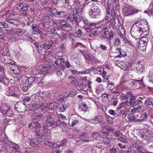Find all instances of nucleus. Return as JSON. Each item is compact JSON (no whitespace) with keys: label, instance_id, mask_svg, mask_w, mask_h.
I'll return each instance as SVG.
<instances>
[{"label":"nucleus","instance_id":"nucleus-1","mask_svg":"<svg viewBox=\"0 0 153 153\" xmlns=\"http://www.w3.org/2000/svg\"><path fill=\"white\" fill-rule=\"evenodd\" d=\"M149 27L147 20L144 19H139L135 22L131 27V35L136 39H138L141 36H144L148 34Z\"/></svg>","mask_w":153,"mask_h":153},{"label":"nucleus","instance_id":"nucleus-2","mask_svg":"<svg viewBox=\"0 0 153 153\" xmlns=\"http://www.w3.org/2000/svg\"><path fill=\"white\" fill-rule=\"evenodd\" d=\"M20 15L15 12H12L6 18V21L11 23L14 24L16 22L20 21Z\"/></svg>","mask_w":153,"mask_h":153},{"label":"nucleus","instance_id":"nucleus-3","mask_svg":"<svg viewBox=\"0 0 153 153\" xmlns=\"http://www.w3.org/2000/svg\"><path fill=\"white\" fill-rule=\"evenodd\" d=\"M100 14L98 7L92 4L89 12V15L90 16L93 18H96L98 17Z\"/></svg>","mask_w":153,"mask_h":153},{"label":"nucleus","instance_id":"nucleus-4","mask_svg":"<svg viewBox=\"0 0 153 153\" xmlns=\"http://www.w3.org/2000/svg\"><path fill=\"white\" fill-rule=\"evenodd\" d=\"M28 126L29 128H30L31 127H32L37 129V130L35 131V132L38 136L40 137L44 135L45 133L44 131H41L40 129H39L40 126L37 121V122H35L30 123Z\"/></svg>","mask_w":153,"mask_h":153},{"label":"nucleus","instance_id":"nucleus-5","mask_svg":"<svg viewBox=\"0 0 153 153\" xmlns=\"http://www.w3.org/2000/svg\"><path fill=\"white\" fill-rule=\"evenodd\" d=\"M148 41L147 38L146 37H142L139 41H138V47L140 51H144L146 50Z\"/></svg>","mask_w":153,"mask_h":153},{"label":"nucleus","instance_id":"nucleus-6","mask_svg":"<svg viewBox=\"0 0 153 153\" xmlns=\"http://www.w3.org/2000/svg\"><path fill=\"white\" fill-rule=\"evenodd\" d=\"M52 117V116L49 115L45 116L44 118V121H45L46 124H50V126L53 128H55L57 126L60 125V124L58 123L59 121L56 122L55 121H51Z\"/></svg>","mask_w":153,"mask_h":153},{"label":"nucleus","instance_id":"nucleus-7","mask_svg":"<svg viewBox=\"0 0 153 153\" xmlns=\"http://www.w3.org/2000/svg\"><path fill=\"white\" fill-rule=\"evenodd\" d=\"M42 94H43V93L40 92L33 95L31 96L32 100L34 102L39 103H42L44 98V96H43L42 95Z\"/></svg>","mask_w":153,"mask_h":153},{"label":"nucleus","instance_id":"nucleus-8","mask_svg":"<svg viewBox=\"0 0 153 153\" xmlns=\"http://www.w3.org/2000/svg\"><path fill=\"white\" fill-rule=\"evenodd\" d=\"M32 27L33 33L36 35L40 33L42 31L45 32V29L42 23L39 24L38 25H36L33 26Z\"/></svg>","mask_w":153,"mask_h":153},{"label":"nucleus","instance_id":"nucleus-9","mask_svg":"<svg viewBox=\"0 0 153 153\" xmlns=\"http://www.w3.org/2000/svg\"><path fill=\"white\" fill-rule=\"evenodd\" d=\"M138 10L131 7H125L123 9V13L125 16H128L137 13Z\"/></svg>","mask_w":153,"mask_h":153},{"label":"nucleus","instance_id":"nucleus-10","mask_svg":"<svg viewBox=\"0 0 153 153\" xmlns=\"http://www.w3.org/2000/svg\"><path fill=\"white\" fill-rule=\"evenodd\" d=\"M119 33L120 37L124 41L125 43L130 44V42L127 39L125 36V30L122 25L119 26L118 27Z\"/></svg>","mask_w":153,"mask_h":153},{"label":"nucleus","instance_id":"nucleus-11","mask_svg":"<svg viewBox=\"0 0 153 153\" xmlns=\"http://www.w3.org/2000/svg\"><path fill=\"white\" fill-rule=\"evenodd\" d=\"M54 23V21L52 20H48L45 22L42 23L45 28V32H48L51 30L50 26L53 25Z\"/></svg>","mask_w":153,"mask_h":153},{"label":"nucleus","instance_id":"nucleus-12","mask_svg":"<svg viewBox=\"0 0 153 153\" xmlns=\"http://www.w3.org/2000/svg\"><path fill=\"white\" fill-rule=\"evenodd\" d=\"M102 121V116L100 115H97L94 118L90 120V122L94 124H96L101 122Z\"/></svg>","mask_w":153,"mask_h":153},{"label":"nucleus","instance_id":"nucleus-13","mask_svg":"<svg viewBox=\"0 0 153 153\" xmlns=\"http://www.w3.org/2000/svg\"><path fill=\"white\" fill-rule=\"evenodd\" d=\"M107 13L109 15H111L112 16H115V10L114 9V7L113 4H110L108 5L107 9Z\"/></svg>","mask_w":153,"mask_h":153},{"label":"nucleus","instance_id":"nucleus-14","mask_svg":"<svg viewBox=\"0 0 153 153\" xmlns=\"http://www.w3.org/2000/svg\"><path fill=\"white\" fill-rule=\"evenodd\" d=\"M25 105L23 103L21 102L18 103L15 105V108L17 109L19 112H24L25 111Z\"/></svg>","mask_w":153,"mask_h":153},{"label":"nucleus","instance_id":"nucleus-15","mask_svg":"<svg viewBox=\"0 0 153 153\" xmlns=\"http://www.w3.org/2000/svg\"><path fill=\"white\" fill-rule=\"evenodd\" d=\"M10 68L15 74H19L21 72V70L20 67L18 65H12L10 67Z\"/></svg>","mask_w":153,"mask_h":153},{"label":"nucleus","instance_id":"nucleus-16","mask_svg":"<svg viewBox=\"0 0 153 153\" xmlns=\"http://www.w3.org/2000/svg\"><path fill=\"white\" fill-rule=\"evenodd\" d=\"M56 10L54 8H49L48 9V13H46V18L48 19L49 18L48 15H50L51 16L55 17V14L56 12Z\"/></svg>","mask_w":153,"mask_h":153},{"label":"nucleus","instance_id":"nucleus-17","mask_svg":"<svg viewBox=\"0 0 153 153\" xmlns=\"http://www.w3.org/2000/svg\"><path fill=\"white\" fill-rule=\"evenodd\" d=\"M137 71L140 72H143L145 69V66L143 62H138L136 65Z\"/></svg>","mask_w":153,"mask_h":153},{"label":"nucleus","instance_id":"nucleus-18","mask_svg":"<svg viewBox=\"0 0 153 153\" xmlns=\"http://www.w3.org/2000/svg\"><path fill=\"white\" fill-rule=\"evenodd\" d=\"M39 80L37 79V77L31 76L28 79V84L30 85H33Z\"/></svg>","mask_w":153,"mask_h":153},{"label":"nucleus","instance_id":"nucleus-19","mask_svg":"<svg viewBox=\"0 0 153 153\" xmlns=\"http://www.w3.org/2000/svg\"><path fill=\"white\" fill-rule=\"evenodd\" d=\"M68 79L69 81L73 84L75 85L76 87H77L79 86L78 82L74 77L69 76Z\"/></svg>","mask_w":153,"mask_h":153},{"label":"nucleus","instance_id":"nucleus-20","mask_svg":"<svg viewBox=\"0 0 153 153\" xmlns=\"http://www.w3.org/2000/svg\"><path fill=\"white\" fill-rule=\"evenodd\" d=\"M29 5L27 4L23 5L20 9V13L23 16H26L27 14V10Z\"/></svg>","mask_w":153,"mask_h":153},{"label":"nucleus","instance_id":"nucleus-21","mask_svg":"<svg viewBox=\"0 0 153 153\" xmlns=\"http://www.w3.org/2000/svg\"><path fill=\"white\" fill-rule=\"evenodd\" d=\"M105 123H102L101 125V127L102 130H105L106 131L103 132L102 131V133L106 134H107V132H111L113 131V129L112 128L108 127L107 126H105Z\"/></svg>","mask_w":153,"mask_h":153},{"label":"nucleus","instance_id":"nucleus-22","mask_svg":"<svg viewBox=\"0 0 153 153\" xmlns=\"http://www.w3.org/2000/svg\"><path fill=\"white\" fill-rule=\"evenodd\" d=\"M103 29L104 31V33L105 35H109V38L111 39L114 36L113 33L110 30V29L105 27Z\"/></svg>","mask_w":153,"mask_h":153},{"label":"nucleus","instance_id":"nucleus-23","mask_svg":"<svg viewBox=\"0 0 153 153\" xmlns=\"http://www.w3.org/2000/svg\"><path fill=\"white\" fill-rule=\"evenodd\" d=\"M52 42L51 41H46L45 43L42 45L40 46V47L44 49H49L52 47Z\"/></svg>","mask_w":153,"mask_h":153},{"label":"nucleus","instance_id":"nucleus-24","mask_svg":"<svg viewBox=\"0 0 153 153\" xmlns=\"http://www.w3.org/2000/svg\"><path fill=\"white\" fill-rule=\"evenodd\" d=\"M3 113L4 114L9 116H12L14 115L12 109L9 107L7 108L6 109L4 110L3 111Z\"/></svg>","mask_w":153,"mask_h":153},{"label":"nucleus","instance_id":"nucleus-25","mask_svg":"<svg viewBox=\"0 0 153 153\" xmlns=\"http://www.w3.org/2000/svg\"><path fill=\"white\" fill-rule=\"evenodd\" d=\"M91 135L88 134H84L82 135L79 136V138L82 139L83 142H88L89 141V139L90 138Z\"/></svg>","mask_w":153,"mask_h":153},{"label":"nucleus","instance_id":"nucleus-26","mask_svg":"<svg viewBox=\"0 0 153 153\" xmlns=\"http://www.w3.org/2000/svg\"><path fill=\"white\" fill-rule=\"evenodd\" d=\"M52 32H49L48 33L45 34H42L40 36L41 39L42 40L45 39L47 36H50L52 37L53 36V34H54L53 32L55 31V30L54 29L53 30H52Z\"/></svg>","mask_w":153,"mask_h":153},{"label":"nucleus","instance_id":"nucleus-27","mask_svg":"<svg viewBox=\"0 0 153 153\" xmlns=\"http://www.w3.org/2000/svg\"><path fill=\"white\" fill-rule=\"evenodd\" d=\"M65 11H57L55 14V17L57 18H62L64 17L65 15Z\"/></svg>","mask_w":153,"mask_h":153},{"label":"nucleus","instance_id":"nucleus-28","mask_svg":"<svg viewBox=\"0 0 153 153\" xmlns=\"http://www.w3.org/2000/svg\"><path fill=\"white\" fill-rule=\"evenodd\" d=\"M9 82V80L5 76H0V82L5 85L7 84Z\"/></svg>","mask_w":153,"mask_h":153},{"label":"nucleus","instance_id":"nucleus-29","mask_svg":"<svg viewBox=\"0 0 153 153\" xmlns=\"http://www.w3.org/2000/svg\"><path fill=\"white\" fill-rule=\"evenodd\" d=\"M39 104L37 102H35L29 105L30 109L31 111L36 110L39 108Z\"/></svg>","mask_w":153,"mask_h":153},{"label":"nucleus","instance_id":"nucleus-30","mask_svg":"<svg viewBox=\"0 0 153 153\" xmlns=\"http://www.w3.org/2000/svg\"><path fill=\"white\" fill-rule=\"evenodd\" d=\"M67 107V106L66 105L65 102L64 101H63L62 102L61 104L59 105V111L61 112H63Z\"/></svg>","mask_w":153,"mask_h":153},{"label":"nucleus","instance_id":"nucleus-31","mask_svg":"<svg viewBox=\"0 0 153 153\" xmlns=\"http://www.w3.org/2000/svg\"><path fill=\"white\" fill-rule=\"evenodd\" d=\"M10 147L12 148V149L13 151L18 152L19 150L18 146L15 143L13 142L10 143Z\"/></svg>","mask_w":153,"mask_h":153},{"label":"nucleus","instance_id":"nucleus-32","mask_svg":"<svg viewBox=\"0 0 153 153\" xmlns=\"http://www.w3.org/2000/svg\"><path fill=\"white\" fill-rule=\"evenodd\" d=\"M39 103V108L43 112H45L47 111V105L45 104H42Z\"/></svg>","mask_w":153,"mask_h":153},{"label":"nucleus","instance_id":"nucleus-33","mask_svg":"<svg viewBox=\"0 0 153 153\" xmlns=\"http://www.w3.org/2000/svg\"><path fill=\"white\" fill-rule=\"evenodd\" d=\"M130 105H136L138 104V103L137 102V100H136L135 97H132V98H130Z\"/></svg>","mask_w":153,"mask_h":153},{"label":"nucleus","instance_id":"nucleus-34","mask_svg":"<svg viewBox=\"0 0 153 153\" xmlns=\"http://www.w3.org/2000/svg\"><path fill=\"white\" fill-rule=\"evenodd\" d=\"M76 32L75 33V36L79 38L82 36L83 33L80 29H78L76 31Z\"/></svg>","mask_w":153,"mask_h":153},{"label":"nucleus","instance_id":"nucleus-35","mask_svg":"<svg viewBox=\"0 0 153 153\" xmlns=\"http://www.w3.org/2000/svg\"><path fill=\"white\" fill-rule=\"evenodd\" d=\"M66 21L65 20H61L59 21L60 27H67L68 25L66 24Z\"/></svg>","mask_w":153,"mask_h":153},{"label":"nucleus","instance_id":"nucleus-36","mask_svg":"<svg viewBox=\"0 0 153 153\" xmlns=\"http://www.w3.org/2000/svg\"><path fill=\"white\" fill-rule=\"evenodd\" d=\"M10 95L14 96L17 97H19V95L16 94L14 93V91L12 89H9L8 91Z\"/></svg>","mask_w":153,"mask_h":153},{"label":"nucleus","instance_id":"nucleus-37","mask_svg":"<svg viewBox=\"0 0 153 153\" xmlns=\"http://www.w3.org/2000/svg\"><path fill=\"white\" fill-rule=\"evenodd\" d=\"M142 112L143 113H140V117L142 119H143V120H145L147 119L148 116L146 112H144L143 111Z\"/></svg>","mask_w":153,"mask_h":153},{"label":"nucleus","instance_id":"nucleus-38","mask_svg":"<svg viewBox=\"0 0 153 153\" xmlns=\"http://www.w3.org/2000/svg\"><path fill=\"white\" fill-rule=\"evenodd\" d=\"M144 108L143 106H140L135 108V113L136 112H142L143 111Z\"/></svg>","mask_w":153,"mask_h":153},{"label":"nucleus","instance_id":"nucleus-39","mask_svg":"<svg viewBox=\"0 0 153 153\" xmlns=\"http://www.w3.org/2000/svg\"><path fill=\"white\" fill-rule=\"evenodd\" d=\"M128 118L130 121H135L136 117L133 113H131L128 115Z\"/></svg>","mask_w":153,"mask_h":153},{"label":"nucleus","instance_id":"nucleus-40","mask_svg":"<svg viewBox=\"0 0 153 153\" xmlns=\"http://www.w3.org/2000/svg\"><path fill=\"white\" fill-rule=\"evenodd\" d=\"M101 150V147H95L92 149L93 152L94 153H100V150Z\"/></svg>","mask_w":153,"mask_h":153},{"label":"nucleus","instance_id":"nucleus-41","mask_svg":"<svg viewBox=\"0 0 153 153\" xmlns=\"http://www.w3.org/2000/svg\"><path fill=\"white\" fill-rule=\"evenodd\" d=\"M62 53L59 51L57 52L55 54L54 57L57 59H59L60 57L62 55Z\"/></svg>","mask_w":153,"mask_h":153},{"label":"nucleus","instance_id":"nucleus-42","mask_svg":"<svg viewBox=\"0 0 153 153\" xmlns=\"http://www.w3.org/2000/svg\"><path fill=\"white\" fill-rule=\"evenodd\" d=\"M83 21L85 25L89 26H92L93 24H94L93 23L90 22L86 19H83Z\"/></svg>","mask_w":153,"mask_h":153},{"label":"nucleus","instance_id":"nucleus-43","mask_svg":"<svg viewBox=\"0 0 153 153\" xmlns=\"http://www.w3.org/2000/svg\"><path fill=\"white\" fill-rule=\"evenodd\" d=\"M153 102V100L151 98H148L147 100H145V104L147 105H152Z\"/></svg>","mask_w":153,"mask_h":153},{"label":"nucleus","instance_id":"nucleus-44","mask_svg":"<svg viewBox=\"0 0 153 153\" xmlns=\"http://www.w3.org/2000/svg\"><path fill=\"white\" fill-rule=\"evenodd\" d=\"M7 149L3 146L0 145V153H6Z\"/></svg>","mask_w":153,"mask_h":153},{"label":"nucleus","instance_id":"nucleus-45","mask_svg":"<svg viewBox=\"0 0 153 153\" xmlns=\"http://www.w3.org/2000/svg\"><path fill=\"white\" fill-rule=\"evenodd\" d=\"M145 99L143 97H139L138 100H137V102L138 104H141L143 102H145Z\"/></svg>","mask_w":153,"mask_h":153},{"label":"nucleus","instance_id":"nucleus-46","mask_svg":"<svg viewBox=\"0 0 153 153\" xmlns=\"http://www.w3.org/2000/svg\"><path fill=\"white\" fill-rule=\"evenodd\" d=\"M59 50L60 51H59L62 53L64 52L65 50V45L63 44L61 45L59 47Z\"/></svg>","mask_w":153,"mask_h":153},{"label":"nucleus","instance_id":"nucleus-47","mask_svg":"<svg viewBox=\"0 0 153 153\" xmlns=\"http://www.w3.org/2000/svg\"><path fill=\"white\" fill-rule=\"evenodd\" d=\"M88 108V106L85 103H82L80 108L82 110H83L85 111H86Z\"/></svg>","mask_w":153,"mask_h":153},{"label":"nucleus","instance_id":"nucleus-48","mask_svg":"<svg viewBox=\"0 0 153 153\" xmlns=\"http://www.w3.org/2000/svg\"><path fill=\"white\" fill-rule=\"evenodd\" d=\"M22 83L23 84H25L27 82V80L28 79L27 77L25 75H23L22 76Z\"/></svg>","mask_w":153,"mask_h":153},{"label":"nucleus","instance_id":"nucleus-49","mask_svg":"<svg viewBox=\"0 0 153 153\" xmlns=\"http://www.w3.org/2000/svg\"><path fill=\"white\" fill-rule=\"evenodd\" d=\"M30 10L32 11L31 13L33 15V16H37L38 15H39L38 14V12L36 10H34L33 8H31Z\"/></svg>","mask_w":153,"mask_h":153},{"label":"nucleus","instance_id":"nucleus-50","mask_svg":"<svg viewBox=\"0 0 153 153\" xmlns=\"http://www.w3.org/2000/svg\"><path fill=\"white\" fill-rule=\"evenodd\" d=\"M9 52L7 46H5L3 49V54L4 55H6Z\"/></svg>","mask_w":153,"mask_h":153},{"label":"nucleus","instance_id":"nucleus-51","mask_svg":"<svg viewBox=\"0 0 153 153\" xmlns=\"http://www.w3.org/2000/svg\"><path fill=\"white\" fill-rule=\"evenodd\" d=\"M48 108L50 110H53L54 107V105L53 103H49L47 105Z\"/></svg>","mask_w":153,"mask_h":153},{"label":"nucleus","instance_id":"nucleus-52","mask_svg":"<svg viewBox=\"0 0 153 153\" xmlns=\"http://www.w3.org/2000/svg\"><path fill=\"white\" fill-rule=\"evenodd\" d=\"M114 45L116 46H118L121 44L120 41L119 39L116 38L114 40Z\"/></svg>","mask_w":153,"mask_h":153},{"label":"nucleus","instance_id":"nucleus-53","mask_svg":"<svg viewBox=\"0 0 153 153\" xmlns=\"http://www.w3.org/2000/svg\"><path fill=\"white\" fill-rule=\"evenodd\" d=\"M67 142V141L66 140H64L62 141H61L60 142L59 144V146H64L66 144Z\"/></svg>","mask_w":153,"mask_h":153},{"label":"nucleus","instance_id":"nucleus-54","mask_svg":"<svg viewBox=\"0 0 153 153\" xmlns=\"http://www.w3.org/2000/svg\"><path fill=\"white\" fill-rule=\"evenodd\" d=\"M37 79L39 80H38L37 82H35L38 85L41 86L42 85L43 82L42 81L41 79L40 78H39L37 77Z\"/></svg>","mask_w":153,"mask_h":153},{"label":"nucleus","instance_id":"nucleus-55","mask_svg":"<svg viewBox=\"0 0 153 153\" xmlns=\"http://www.w3.org/2000/svg\"><path fill=\"white\" fill-rule=\"evenodd\" d=\"M99 137L100 135L99 133L97 132L94 133L92 134V137L95 139L98 138Z\"/></svg>","mask_w":153,"mask_h":153},{"label":"nucleus","instance_id":"nucleus-56","mask_svg":"<svg viewBox=\"0 0 153 153\" xmlns=\"http://www.w3.org/2000/svg\"><path fill=\"white\" fill-rule=\"evenodd\" d=\"M54 54V52L51 51H48L46 53V54L48 56H51Z\"/></svg>","mask_w":153,"mask_h":153},{"label":"nucleus","instance_id":"nucleus-57","mask_svg":"<svg viewBox=\"0 0 153 153\" xmlns=\"http://www.w3.org/2000/svg\"><path fill=\"white\" fill-rule=\"evenodd\" d=\"M148 135V132L146 131L145 134L144 133L142 134V135L141 136V137L145 139L146 137H147L149 136Z\"/></svg>","mask_w":153,"mask_h":153},{"label":"nucleus","instance_id":"nucleus-58","mask_svg":"<svg viewBox=\"0 0 153 153\" xmlns=\"http://www.w3.org/2000/svg\"><path fill=\"white\" fill-rule=\"evenodd\" d=\"M58 117L59 120H58V121H59L60 120H61V119H62V120H67L66 119V117L65 116H63L62 114H59L58 115Z\"/></svg>","mask_w":153,"mask_h":153},{"label":"nucleus","instance_id":"nucleus-59","mask_svg":"<svg viewBox=\"0 0 153 153\" xmlns=\"http://www.w3.org/2000/svg\"><path fill=\"white\" fill-rule=\"evenodd\" d=\"M30 98L28 97H24L23 98V101L24 102H27L30 101Z\"/></svg>","mask_w":153,"mask_h":153},{"label":"nucleus","instance_id":"nucleus-60","mask_svg":"<svg viewBox=\"0 0 153 153\" xmlns=\"http://www.w3.org/2000/svg\"><path fill=\"white\" fill-rule=\"evenodd\" d=\"M59 146V144L52 143V145H51L50 148L51 149H53Z\"/></svg>","mask_w":153,"mask_h":153},{"label":"nucleus","instance_id":"nucleus-61","mask_svg":"<svg viewBox=\"0 0 153 153\" xmlns=\"http://www.w3.org/2000/svg\"><path fill=\"white\" fill-rule=\"evenodd\" d=\"M0 31L1 33H4L5 31H8V30L7 29L4 27H0Z\"/></svg>","mask_w":153,"mask_h":153},{"label":"nucleus","instance_id":"nucleus-62","mask_svg":"<svg viewBox=\"0 0 153 153\" xmlns=\"http://www.w3.org/2000/svg\"><path fill=\"white\" fill-rule=\"evenodd\" d=\"M108 112L109 114L111 115H116L117 116V114L114 110L112 109H111L108 111Z\"/></svg>","mask_w":153,"mask_h":153},{"label":"nucleus","instance_id":"nucleus-63","mask_svg":"<svg viewBox=\"0 0 153 153\" xmlns=\"http://www.w3.org/2000/svg\"><path fill=\"white\" fill-rule=\"evenodd\" d=\"M76 94V92L73 91H70L68 94V96L70 97H72Z\"/></svg>","mask_w":153,"mask_h":153},{"label":"nucleus","instance_id":"nucleus-64","mask_svg":"<svg viewBox=\"0 0 153 153\" xmlns=\"http://www.w3.org/2000/svg\"><path fill=\"white\" fill-rule=\"evenodd\" d=\"M149 13L151 14H153V5H151L149 6Z\"/></svg>","mask_w":153,"mask_h":153}]
</instances>
